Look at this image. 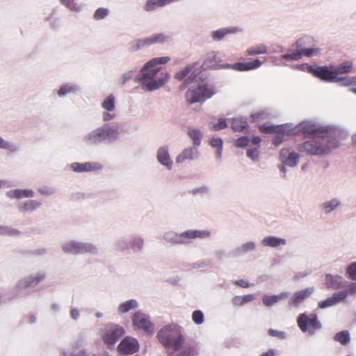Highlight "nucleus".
<instances>
[{
	"mask_svg": "<svg viewBox=\"0 0 356 356\" xmlns=\"http://www.w3.org/2000/svg\"><path fill=\"white\" fill-rule=\"evenodd\" d=\"M159 341L169 352H178L176 356H195V348L186 343L180 327L175 324L162 327L157 334Z\"/></svg>",
	"mask_w": 356,
	"mask_h": 356,
	"instance_id": "f257e3e1",
	"label": "nucleus"
},
{
	"mask_svg": "<svg viewBox=\"0 0 356 356\" xmlns=\"http://www.w3.org/2000/svg\"><path fill=\"white\" fill-rule=\"evenodd\" d=\"M170 60V57L168 56L152 58L144 66L143 74L137 80L148 90H154L161 87L168 81L169 75L168 73L162 72L156 76L160 70L157 65L165 64Z\"/></svg>",
	"mask_w": 356,
	"mask_h": 356,
	"instance_id": "f03ea898",
	"label": "nucleus"
},
{
	"mask_svg": "<svg viewBox=\"0 0 356 356\" xmlns=\"http://www.w3.org/2000/svg\"><path fill=\"white\" fill-rule=\"evenodd\" d=\"M338 147L334 139L329 140L324 136L313 140H307L298 146L300 152H305L310 155H322L328 154L332 149Z\"/></svg>",
	"mask_w": 356,
	"mask_h": 356,
	"instance_id": "7ed1b4c3",
	"label": "nucleus"
},
{
	"mask_svg": "<svg viewBox=\"0 0 356 356\" xmlns=\"http://www.w3.org/2000/svg\"><path fill=\"white\" fill-rule=\"evenodd\" d=\"M216 93L214 86L207 83L200 85L196 88H191L186 93V102L191 104L196 102H202L211 97Z\"/></svg>",
	"mask_w": 356,
	"mask_h": 356,
	"instance_id": "20e7f679",
	"label": "nucleus"
},
{
	"mask_svg": "<svg viewBox=\"0 0 356 356\" xmlns=\"http://www.w3.org/2000/svg\"><path fill=\"white\" fill-rule=\"evenodd\" d=\"M210 233L207 230H188L179 234L172 232L166 233L164 238L167 241L174 243H186L190 239L205 238L209 237Z\"/></svg>",
	"mask_w": 356,
	"mask_h": 356,
	"instance_id": "39448f33",
	"label": "nucleus"
},
{
	"mask_svg": "<svg viewBox=\"0 0 356 356\" xmlns=\"http://www.w3.org/2000/svg\"><path fill=\"white\" fill-rule=\"evenodd\" d=\"M63 250L66 253L72 254L86 253L97 254L99 252V248L93 244L73 241L63 243Z\"/></svg>",
	"mask_w": 356,
	"mask_h": 356,
	"instance_id": "423d86ee",
	"label": "nucleus"
},
{
	"mask_svg": "<svg viewBox=\"0 0 356 356\" xmlns=\"http://www.w3.org/2000/svg\"><path fill=\"white\" fill-rule=\"evenodd\" d=\"M298 325L302 332H308L309 335H313L316 330L321 328V324L318 320L317 315L311 314L309 315L304 313L299 315Z\"/></svg>",
	"mask_w": 356,
	"mask_h": 356,
	"instance_id": "0eeeda50",
	"label": "nucleus"
},
{
	"mask_svg": "<svg viewBox=\"0 0 356 356\" xmlns=\"http://www.w3.org/2000/svg\"><path fill=\"white\" fill-rule=\"evenodd\" d=\"M124 334L122 327L115 324L108 325L102 330V339L108 348H112Z\"/></svg>",
	"mask_w": 356,
	"mask_h": 356,
	"instance_id": "6e6552de",
	"label": "nucleus"
},
{
	"mask_svg": "<svg viewBox=\"0 0 356 356\" xmlns=\"http://www.w3.org/2000/svg\"><path fill=\"white\" fill-rule=\"evenodd\" d=\"M131 321L134 327L141 330L148 334L154 333V325L147 314L138 311L134 314Z\"/></svg>",
	"mask_w": 356,
	"mask_h": 356,
	"instance_id": "1a4fd4ad",
	"label": "nucleus"
},
{
	"mask_svg": "<svg viewBox=\"0 0 356 356\" xmlns=\"http://www.w3.org/2000/svg\"><path fill=\"white\" fill-rule=\"evenodd\" d=\"M117 134V130L113 127H104L91 132L88 137L90 144H97L105 140L110 139Z\"/></svg>",
	"mask_w": 356,
	"mask_h": 356,
	"instance_id": "9d476101",
	"label": "nucleus"
},
{
	"mask_svg": "<svg viewBox=\"0 0 356 356\" xmlns=\"http://www.w3.org/2000/svg\"><path fill=\"white\" fill-rule=\"evenodd\" d=\"M309 72L316 77L325 81L332 82L340 80L339 77L336 76L334 67H309Z\"/></svg>",
	"mask_w": 356,
	"mask_h": 356,
	"instance_id": "9b49d317",
	"label": "nucleus"
},
{
	"mask_svg": "<svg viewBox=\"0 0 356 356\" xmlns=\"http://www.w3.org/2000/svg\"><path fill=\"white\" fill-rule=\"evenodd\" d=\"M260 130L264 133H273L276 134H281L285 136L297 135L298 132L296 130V126L292 127L289 124H282L279 126H261Z\"/></svg>",
	"mask_w": 356,
	"mask_h": 356,
	"instance_id": "f8f14e48",
	"label": "nucleus"
},
{
	"mask_svg": "<svg viewBox=\"0 0 356 356\" xmlns=\"http://www.w3.org/2000/svg\"><path fill=\"white\" fill-rule=\"evenodd\" d=\"M262 62L259 59H249L246 62H238L234 65L226 64L222 66L224 68H231L236 71L243 72L250 71L259 68Z\"/></svg>",
	"mask_w": 356,
	"mask_h": 356,
	"instance_id": "ddd939ff",
	"label": "nucleus"
},
{
	"mask_svg": "<svg viewBox=\"0 0 356 356\" xmlns=\"http://www.w3.org/2000/svg\"><path fill=\"white\" fill-rule=\"evenodd\" d=\"M139 348L138 341L130 337L124 338L118 345V351L123 355H131L137 352Z\"/></svg>",
	"mask_w": 356,
	"mask_h": 356,
	"instance_id": "4468645a",
	"label": "nucleus"
},
{
	"mask_svg": "<svg viewBox=\"0 0 356 356\" xmlns=\"http://www.w3.org/2000/svg\"><path fill=\"white\" fill-rule=\"evenodd\" d=\"M319 49L317 48H308L301 49L297 50H291L289 53L284 54L282 58L284 60H298L302 58V56L310 57L314 54H318Z\"/></svg>",
	"mask_w": 356,
	"mask_h": 356,
	"instance_id": "2eb2a0df",
	"label": "nucleus"
},
{
	"mask_svg": "<svg viewBox=\"0 0 356 356\" xmlns=\"http://www.w3.org/2000/svg\"><path fill=\"white\" fill-rule=\"evenodd\" d=\"M314 292V287H308L295 292L289 301V305L291 307H298L300 303L309 297Z\"/></svg>",
	"mask_w": 356,
	"mask_h": 356,
	"instance_id": "dca6fc26",
	"label": "nucleus"
},
{
	"mask_svg": "<svg viewBox=\"0 0 356 356\" xmlns=\"http://www.w3.org/2000/svg\"><path fill=\"white\" fill-rule=\"evenodd\" d=\"M296 132L298 134H303L305 136L310 135L318 136L323 134V131L321 129L316 128L314 124L309 122H302L296 126Z\"/></svg>",
	"mask_w": 356,
	"mask_h": 356,
	"instance_id": "f3484780",
	"label": "nucleus"
},
{
	"mask_svg": "<svg viewBox=\"0 0 356 356\" xmlns=\"http://www.w3.org/2000/svg\"><path fill=\"white\" fill-rule=\"evenodd\" d=\"M71 168L75 172H92L98 171L103 168V165L98 162H86L83 163L74 162L71 164Z\"/></svg>",
	"mask_w": 356,
	"mask_h": 356,
	"instance_id": "a211bd4d",
	"label": "nucleus"
},
{
	"mask_svg": "<svg viewBox=\"0 0 356 356\" xmlns=\"http://www.w3.org/2000/svg\"><path fill=\"white\" fill-rule=\"evenodd\" d=\"M280 158L282 162L291 167L297 165L300 156L295 152H290L289 149H282L280 152Z\"/></svg>",
	"mask_w": 356,
	"mask_h": 356,
	"instance_id": "6ab92c4d",
	"label": "nucleus"
},
{
	"mask_svg": "<svg viewBox=\"0 0 356 356\" xmlns=\"http://www.w3.org/2000/svg\"><path fill=\"white\" fill-rule=\"evenodd\" d=\"M344 281L341 277L332 276V275L327 274L325 276V283L328 289H337L339 288L345 287Z\"/></svg>",
	"mask_w": 356,
	"mask_h": 356,
	"instance_id": "aec40b11",
	"label": "nucleus"
},
{
	"mask_svg": "<svg viewBox=\"0 0 356 356\" xmlns=\"http://www.w3.org/2000/svg\"><path fill=\"white\" fill-rule=\"evenodd\" d=\"M261 243L266 247L277 248L281 245H284L286 243V241L284 238L268 236L262 239Z\"/></svg>",
	"mask_w": 356,
	"mask_h": 356,
	"instance_id": "412c9836",
	"label": "nucleus"
},
{
	"mask_svg": "<svg viewBox=\"0 0 356 356\" xmlns=\"http://www.w3.org/2000/svg\"><path fill=\"white\" fill-rule=\"evenodd\" d=\"M289 297L288 292H282L278 295L264 296L262 298L263 304L266 307H271L280 300H285Z\"/></svg>",
	"mask_w": 356,
	"mask_h": 356,
	"instance_id": "4be33fe9",
	"label": "nucleus"
},
{
	"mask_svg": "<svg viewBox=\"0 0 356 356\" xmlns=\"http://www.w3.org/2000/svg\"><path fill=\"white\" fill-rule=\"evenodd\" d=\"M138 307V301L135 299H131L120 303L118 307V312L120 314H126Z\"/></svg>",
	"mask_w": 356,
	"mask_h": 356,
	"instance_id": "5701e85b",
	"label": "nucleus"
},
{
	"mask_svg": "<svg viewBox=\"0 0 356 356\" xmlns=\"http://www.w3.org/2000/svg\"><path fill=\"white\" fill-rule=\"evenodd\" d=\"M7 195L10 198H22V197H32L34 195V192L32 190L25 189L10 191L8 192Z\"/></svg>",
	"mask_w": 356,
	"mask_h": 356,
	"instance_id": "b1692460",
	"label": "nucleus"
},
{
	"mask_svg": "<svg viewBox=\"0 0 356 356\" xmlns=\"http://www.w3.org/2000/svg\"><path fill=\"white\" fill-rule=\"evenodd\" d=\"M197 151L194 148L185 149L176 159L177 163H182L186 160H192L197 154Z\"/></svg>",
	"mask_w": 356,
	"mask_h": 356,
	"instance_id": "393cba45",
	"label": "nucleus"
},
{
	"mask_svg": "<svg viewBox=\"0 0 356 356\" xmlns=\"http://www.w3.org/2000/svg\"><path fill=\"white\" fill-rule=\"evenodd\" d=\"M218 66L219 65L217 54L214 52L210 53L202 64V67L205 69L217 68L218 67Z\"/></svg>",
	"mask_w": 356,
	"mask_h": 356,
	"instance_id": "a878e982",
	"label": "nucleus"
},
{
	"mask_svg": "<svg viewBox=\"0 0 356 356\" xmlns=\"http://www.w3.org/2000/svg\"><path fill=\"white\" fill-rule=\"evenodd\" d=\"M268 52V47L264 44H257L248 49L245 54L248 56H254L258 54H264Z\"/></svg>",
	"mask_w": 356,
	"mask_h": 356,
	"instance_id": "bb28decb",
	"label": "nucleus"
},
{
	"mask_svg": "<svg viewBox=\"0 0 356 356\" xmlns=\"http://www.w3.org/2000/svg\"><path fill=\"white\" fill-rule=\"evenodd\" d=\"M157 159L161 163L170 168L172 161L170 159L168 151L165 148H160L159 149Z\"/></svg>",
	"mask_w": 356,
	"mask_h": 356,
	"instance_id": "cd10ccee",
	"label": "nucleus"
},
{
	"mask_svg": "<svg viewBox=\"0 0 356 356\" xmlns=\"http://www.w3.org/2000/svg\"><path fill=\"white\" fill-rule=\"evenodd\" d=\"M254 300V296L252 294L245 295V296H236L233 298L232 303L236 306H243L248 302H252Z\"/></svg>",
	"mask_w": 356,
	"mask_h": 356,
	"instance_id": "c85d7f7f",
	"label": "nucleus"
},
{
	"mask_svg": "<svg viewBox=\"0 0 356 356\" xmlns=\"http://www.w3.org/2000/svg\"><path fill=\"white\" fill-rule=\"evenodd\" d=\"M233 28H222L212 33V38L213 40L219 41L222 40L227 34H231L235 32Z\"/></svg>",
	"mask_w": 356,
	"mask_h": 356,
	"instance_id": "c756f323",
	"label": "nucleus"
},
{
	"mask_svg": "<svg viewBox=\"0 0 356 356\" xmlns=\"http://www.w3.org/2000/svg\"><path fill=\"white\" fill-rule=\"evenodd\" d=\"M334 339L341 345L346 346L350 341V333L347 330L341 331L334 335Z\"/></svg>",
	"mask_w": 356,
	"mask_h": 356,
	"instance_id": "7c9ffc66",
	"label": "nucleus"
},
{
	"mask_svg": "<svg viewBox=\"0 0 356 356\" xmlns=\"http://www.w3.org/2000/svg\"><path fill=\"white\" fill-rule=\"evenodd\" d=\"M40 206V203L36 200H28L19 207V209L22 211H33Z\"/></svg>",
	"mask_w": 356,
	"mask_h": 356,
	"instance_id": "2f4dec72",
	"label": "nucleus"
},
{
	"mask_svg": "<svg viewBox=\"0 0 356 356\" xmlns=\"http://www.w3.org/2000/svg\"><path fill=\"white\" fill-rule=\"evenodd\" d=\"M152 44L149 37L146 38L137 40L136 41L132 43L131 49L133 51H138L141 48H144L145 47H149Z\"/></svg>",
	"mask_w": 356,
	"mask_h": 356,
	"instance_id": "473e14b6",
	"label": "nucleus"
},
{
	"mask_svg": "<svg viewBox=\"0 0 356 356\" xmlns=\"http://www.w3.org/2000/svg\"><path fill=\"white\" fill-rule=\"evenodd\" d=\"M188 134L191 140H193L195 146L200 145L202 134L198 129L191 128L188 131Z\"/></svg>",
	"mask_w": 356,
	"mask_h": 356,
	"instance_id": "72a5a7b5",
	"label": "nucleus"
},
{
	"mask_svg": "<svg viewBox=\"0 0 356 356\" xmlns=\"http://www.w3.org/2000/svg\"><path fill=\"white\" fill-rule=\"evenodd\" d=\"M18 233L19 230L17 228L8 224L0 225V235L15 236Z\"/></svg>",
	"mask_w": 356,
	"mask_h": 356,
	"instance_id": "f704fd0d",
	"label": "nucleus"
},
{
	"mask_svg": "<svg viewBox=\"0 0 356 356\" xmlns=\"http://www.w3.org/2000/svg\"><path fill=\"white\" fill-rule=\"evenodd\" d=\"M352 68L353 64L350 62H345L338 67H334L337 77H338L339 74L350 72L352 70Z\"/></svg>",
	"mask_w": 356,
	"mask_h": 356,
	"instance_id": "c9c22d12",
	"label": "nucleus"
},
{
	"mask_svg": "<svg viewBox=\"0 0 356 356\" xmlns=\"http://www.w3.org/2000/svg\"><path fill=\"white\" fill-rule=\"evenodd\" d=\"M248 127V123L242 118H234L232 122V128L234 131H241Z\"/></svg>",
	"mask_w": 356,
	"mask_h": 356,
	"instance_id": "e433bc0d",
	"label": "nucleus"
},
{
	"mask_svg": "<svg viewBox=\"0 0 356 356\" xmlns=\"http://www.w3.org/2000/svg\"><path fill=\"white\" fill-rule=\"evenodd\" d=\"M102 106L107 111H113L115 109V97L113 95H108L102 102Z\"/></svg>",
	"mask_w": 356,
	"mask_h": 356,
	"instance_id": "4c0bfd02",
	"label": "nucleus"
},
{
	"mask_svg": "<svg viewBox=\"0 0 356 356\" xmlns=\"http://www.w3.org/2000/svg\"><path fill=\"white\" fill-rule=\"evenodd\" d=\"M33 284V280L30 276L23 277L20 279L17 284H16V289L17 290H21L27 288L28 286Z\"/></svg>",
	"mask_w": 356,
	"mask_h": 356,
	"instance_id": "58836bf2",
	"label": "nucleus"
},
{
	"mask_svg": "<svg viewBox=\"0 0 356 356\" xmlns=\"http://www.w3.org/2000/svg\"><path fill=\"white\" fill-rule=\"evenodd\" d=\"M131 248L135 252H141L144 248V241L141 238H136L131 242Z\"/></svg>",
	"mask_w": 356,
	"mask_h": 356,
	"instance_id": "ea45409f",
	"label": "nucleus"
},
{
	"mask_svg": "<svg viewBox=\"0 0 356 356\" xmlns=\"http://www.w3.org/2000/svg\"><path fill=\"white\" fill-rule=\"evenodd\" d=\"M149 39L152 45L154 44H162L165 42L167 40L168 37L165 34L161 33L150 36Z\"/></svg>",
	"mask_w": 356,
	"mask_h": 356,
	"instance_id": "a19ab883",
	"label": "nucleus"
},
{
	"mask_svg": "<svg viewBox=\"0 0 356 356\" xmlns=\"http://www.w3.org/2000/svg\"><path fill=\"white\" fill-rule=\"evenodd\" d=\"M338 205L339 202L335 199H333L330 201L323 203V208L325 212L327 213L332 211Z\"/></svg>",
	"mask_w": 356,
	"mask_h": 356,
	"instance_id": "79ce46f5",
	"label": "nucleus"
},
{
	"mask_svg": "<svg viewBox=\"0 0 356 356\" xmlns=\"http://www.w3.org/2000/svg\"><path fill=\"white\" fill-rule=\"evenodd\" d=\"M348 296V292H345V291H339L333 293V295L331 296L334 304L337 305L341 301H343L346 300V298Z\"/></svg>",
	"mask_w": 356,
	"mask_h": 356,
	"instance_id": "37998d69",
	"label": "nucleus"
},
{
	"mask_svg": "<svg viewBox=\"0 0 356 356\" xmlns=\"http://www.w3.org/2000/svg\"><path fill=\"white\" fill-rule=\"evenodd\" d=\"M192 319L195 324L200 325L204 322V314L200 310L193 312Z\"/></svg>",
	"mask_w": 356,
	"mask_h": 356,
	"instance_id": "c03bdc74",
	"label": "nucleus"
},
{
	"mask_svg": "<svg viewBox=\"0 0 356 356\" xmlns=\"http://www.w3.org/2000/svg\"><path fill=\"white\" fill-rule=\"evenodd\" d=\"M108 15V10L104 8H98L94 13V19L96 20H100L104 19Z\"/></svg>",
	"mask_w": 356,
	"mask_h": 356,
	"instance_id": "a18cd8bd",
	"label": "nucleus"
},
{
	"mask_svg": "<svg viewBox=\"0 0 356 356\" xmlns=\"http://www.w3.org/2000/svg\"><path fill=\"white\" fill-rule=\"evenodd\" d=\"M345 287L347 288V290L345 292H348V295H356V283L355 282H349L348 281H344Z\"/></svg>",
	"mask_w": 356,
	"mask_h": 356,
	"instance_id": "49530a36",
	"label": "nucleus"
},
{
	"mask_svg": "<svg viewBox=\"0 0 356 356\" xmlns=\"http://www.w3.org/2000/svg\"><path fill=\"white\" fill-rule=\"evenodd\" d=\"M255 249V244L253 242H248L243 244L238 250L241 253H245L250 251H253Z\"/></svg>",
	"mask_w": 356,
	"mask_h": 356,
	"instance_id": "de8ad7c7",
	"label": "nucleus"
},
{
	"mask_svg": "<svg viewBox=\"0 0 356 356\" xmlns=\"http://www.w3.org/2000/svg\"><path fill=\"white\" fill-rule=\"evenodd\" d=\"M191 70H192V67L190 66H188V67H185L184 70L177 72L175 75V77L178 80H180V81L183 80L188 76V74H189V72H191Z\"/></svg>",
	"mask_w": 356,
	"mask_h": 356,
	"instance_id": "09e8293b",
	"label": "nucleus"
},
{
	"mask_svg": "<svg viewBox=\"0 0 356 356\" xmlns=\"http://www.w3.org/2000/svg\"><path fill=\"white\" fill-rule=\"evenodd\" d=\"M347 273L349 278L356 281V261L348 266L347 268Z\"/></svg>",
	"mask_w": 356,
	"mask_h": 356,
	"instance_id": "8fccbe9b",
	"label": "nucleus"
},
{
	"mask_svg": "<svg viewBox=\"0 0 356 356\" xmlns=\"http://www.w3.org/2000/svg\"><path fill=\"white\" fill-rule=\"evenodd\" d=\"M76 88L74 86H62L58 91V95L59 96H63L66 95L68 92H74L75 91Z\"/></svg>",
	"mask_w": 356,
	"mask_h": 356,
	"instance_id": "3c124183",
	"label": "nucleus"
},
{
	"mask_svg": "<svg viewBox=\"0 0 356 356\" xmlns=\"http://www.w3.org/2000/svg\"><path fill=\"white\" fill-rule=\"evenodd\" d=\"M318 307H320L321 309H325V308H327L329 307L334 306V305H335V304H334L332 297H330L325 300L320 301L318 302Z\"/></svg>",
	"mask_w": 356,
	"mask_h": 356,
	"instance_id": "603ef678",
	"label": "nucleus"
},
{
	"mask_svg": "<svg viewBox=\"0 0 356 356\" xmlns=\"http://www.w3.org/2000/svg\"><path fill=\"white\" fill-rule=\"evenodd\" d=\"M227 127V122L224 118H220L217 124L212 126V129L214 131H219Z\"/></svg>",
	"mask_w": 356,
	"mask_h": 356,
	"instance_id": "864d4df0",
	"label": "nucleus"
},
{
	"mask_svg": "<svg viewBox=\"0 0 356 356\" xmlns=\"http://www.w3.org/2000/svg\"><path fill=\"white\" fill-rule=\"evenodd\" d=\"M249 143V139L245 137H240L236 140V146L238 147H246Z\"/></svg>",
	"mask_w": 356,
	"mask_h": 356,
	"instance_id": "5fc2aeb1",
	"label": "nucleus"
},
{
	"mask_svg": "<svg viewBox=\"0 0 356 356\" xmlns=\"http://www.w3.org/2000/svg\"><path fill=\"white\" fill-rule=\"evenodd\" d=\"M30 277L33 280V284H37L44 280L45 275L43 273H38L35 275H30Z\"/></svg>",
	"mask_w": 356,
	"mask_h": 356,
	"instance_id": "6e6d98bb",
	"label": "nucleus"
},
{
	"mask_svg": "<svg viewBox=\"0 0 356 356\" xmlns=\"http://www.w3.org/2000/svg\"><path fill=\"white\" fill-rule=\"evenodd\" d=\"M268 334L270 336L278 337L279 339H283L286 338V334L284 332L269 329Z\"/></svg>",
	"mask_w": 356,
	"mask_h": 356,
	"instance_id": "4d7b16f0",
	"label": "nucleus"
},
{
	"mask_svg": "<svg viewBox=\"0 0 356 356\" xmlns=\"http://www.w3.org/2000/svg\"><path fill=\"white\" fill-rule=\"evenodd\" d=\"M247 156L252 160L257 159L259 156V152L257 150V148L254 147L253 149H248Z\"/></svg>",
	"mask_w": 356,
	"mask_h": 356,
	"instance_id": "13d9d810",
	"label": "nucleus"
},
{
	"mask_svg": "<svg viewBox=\"0 0 356 356\" xmlns=\"http://www.w3.org/2000/svg\"><path fill=\"white\" fill-rule=\"evenodd\" d=\"M132 76H133V72H132V71H129V72H128L124 73V74L122 75V78L120 79V83L121 85H124V84H125V83H126L128 80L131 79Z\"/></svg>",
	"mask_w": 356,
	"mask_h": 356,
	"instance_id": "bf43d9fd",
	"label": "nucleus"
},
{
	"mask_svg": "<svg viewBox=\"0 0 356 356\" xmlns=\"http://www.w3.org/2000/svg\"><path fill=\"white\" fill-rule=\"evenodd\" d=\"M70 318L74 321H78L80 317V312L76 308H72L70 312Z\"/></svg>",
	"mask_w": 356,
	"mask_h": 356,
	"instance_id": "052dcab7",
	"label": "nucleus"
},
{
	"mask_svg": "<svg viewBox=\"0 0 356 356\" xmlns=\"http://www.w3.org/2000/svg\"><path fill=\"white\" fill-rule=\"evenodd\" d=\"M210 144L212 147H222V140L218 138H212L211 142H210Z\"/></svg>",
	"mask_w": 356,
	"mask_h": 356,
	"instance_id": "680f3d73",
	"label": "nucleus"
},
{
	"mask_svg": "<svg viewBox=\"0 0 356 356\" xmlns=\"http://www.w3.org/2000/svg\"><path fill=\"white\" fill-rule=\"evenodd\" d=\"M343 81L345 86H356V77L343 79Z\"/></svg>",
	"mask_w": 356,
	"mask_h": 356,
	"instance_id": "e2e57ef3",
	"label": "nucleus"
},
{
	"mask_svg": "<svg viewBox=\"0 0 356 356\" xmlns=\"http://www.w3.org/2000/svg\"><path fill=\"white\" fill-rule=\"evenodd\" d=\"M235 284L243 288H248L250 286L249 283L245 280H236Z\"/></svg>",
	"mask_w": 356,
	"mask_h": 356,
	"instance_id": "0e129e2a",
	"label": "nucleus"
},
{
	"mask_svg": "<svg viewBox=\"0 0 356 356\" xmlns=\"http://www.w3.org/2000/svg\"><path fill=\"white\" fill-rule=\"evenodd\" d=\"M11 145L8 142L5 141L2 138H0V148L1 149H10Z\"/></svg>",
	"mask_w": 356,
	"mask_h": 356,
	"instance_id": "69168bd1",
	"label": "nucleus"
},
{
	"mask_svg": "<svg viewBox=\"0 0 356 356\" xmlns=\"http://www.w3.org/2000/svg\"><path fill=\"white\" fill-rule=\"evenodd\" d=\"M284 137V136L281 134H277V136L273 139V143L275 145H280L282 142Z\"/></svg>",
	"mask_w": 356,
	"mask_h": 356,
	"instance_id": "338daca9",
	"label": "nucleus"
},
{
	"mask_svg": "<svg viewBox=\"0 0 356 356\" xmlns=\"http://www.w3.org/2000/svg\"><path fill=\"white\" fill-rule=\"evenodd\" d=\"M61 2L70 9L74 8V0H60Z\"/></svg>",
	"mask_w": 356,
	"mask_h": 356,
	"instance_id": "774afa93",
	"label": "nucleus"
}]
</instances>
